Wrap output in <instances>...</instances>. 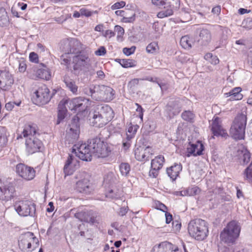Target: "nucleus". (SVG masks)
<instances>
[{
    "instance_id": "f257e3e1",
    "label": "nucleus",
    "mask_w": 252,
    "mask_h": 252,
    "mask_svg": "<svg viewBox=\"0 0 252 252\" xmlns=\"http://www.w3.org/2000/svg\"><path fill=\"white\" fill-rule=\"evenodd\" d=\"M188 232L189 235L195 240H203L208 235V224L201 219L192 220L189 223Z\"/></svg>"
},
{
    "instance_id": "f03ea898",
    "label": "nucleus",
    "mask_w": 252,
    "mask_h": 252,
    "mask_svg": "<svg viewBox=\"0 0 252 252\" xmlns=\"http://www.w3.org/2000/svg\"><path fill=\"white\" fill-rule=\"evenodd\" d=\"M241 231L239 223L234 220L229 222L220 233V241L228 245L234 244Z\"/></svg>"
},
{
    "instance_id": "7ed1b4c3",
    "label": "nucleus",
    "mask_w": 252,
    "mask_h": 252,
    "mask_svg": "<svg viewBox=\"0 0 252 252\" xmlns=\"http://www.w3.org/2000/svg\"><path fill=\"white\" fill-rule=\"evenodd\" d=\"M152 1L154 4L163 8L158 14L159 18L172 15L180 7V0H152Z\"/></svg>"
},
{
    "instance_id": "20e7f679",
    "label": "nucleus",
    "mask_w": 252,
    "mask_h": 252,
    "mask_svg": "<svg viewBox=\"0 0 252 252\" xmlns=\"http://www.w3.org/2000/svg\"><path fill=\"white\" fill-rule=\"evenodd\" d=\"M94 139H92L88 144H75L72 148V153L80 159L84 161H91L94 151Z\"/></svg>"
},
{
    "instance_id": "39448f33",
    "label": "nucleus",
    "mask_w": 252,
    "mask_h": 252,
    "mask_svg": "<svg viewBox=\"0 0 252 252\" xmlns=\"http://www.w3.org/2000/svg\"><path fill=\"white\" fill-rule=\"evenodd\" d=\"M246 124L247 117L245 115L239 114L236 117L230 129V134L234 139H244Z\"/></svg>"
},
{
    "instance_id": "423d86ee",
    "label": "nucleus",
    "mask_w": 252,
    "mask_h": 252,
    "mask_svg": "<svg viewBox=\"0 0 252 252\" xmlns=\"http://www.w3.org/2000/svg\"><path fill=\"white\" fill-rule=\"evenodd\" d=\"M14 209L21 216L34 217L36 212L35 204L28 200L17 202L14 204Z\"/></svg>"
},
{
    "instance_id": "0eeeda50",
    "label": "nucleus",
    "mask_w": 252,
    "mask_h": 252,
    "mask_svg": "<svg viewBox=\"0 0 252 252\" xmlns=\"http://www.w3.org/2000/svg\"><path fill=\"white\" fill-rule=\"evenodd\" d=\"M113 111L107 105H95V119L101 117V122L98 124V127H101L110 121L112 117Z\"/></svg>"
},
{
    "instance_id": "6e6552de",
    "label": "nucleus",
    "mask_w": 252,
    "mask_h": 252,
    "mask_svg": "<svg viewBox=\"0 0 252 252\" xmlns=\"http://www.w3.org/2000/svg\"><path fill=\"white\" fill-rule=\"evenodd\" d=\"M52 96L49 89L46 85H42L34 92L33 102L37 105H45L49 102Z\"/></svg>"
},
{
    "instance_id": "1a4fd4ad",
    "label": "nucleus",
    "mask_w": 252,
    "mask_h": 252,
    "mask_svg": "<svg viewBox=\"0 0 252 252\" xmlns=\"http://www.w3.org/2000/svg\"><path fill=\"white\" fill-rule=\"evenodd\" d=\"M115 91L111 87L105 85L95 86V100L110 101L115 97Z\"/></svg>"
},
{
    "instance_id": "9d476101",
    "label": "nucleus",
    "mask_w": 252,
    "mask_h": 252,
    "mask_svg": "<svg viewBox=\"0 0 252 252\" xmlns=\"http://www.w3.org/2000/svg\"><path fill=\"white\" fill-rule=\"evenodd\" d=\"M66 104L70 110L75 112L85 111L90 105L89 99L83 97L74 98L67 101Z\"/></svg>"
},
{
    "instance_id": "9b49d317",
    "label": "nucleus",
    "mask_w": 252,
    "mask_h": 252,
    "mask_svg": "<svg viewBox=\"0 0 252 252\" xmlns=\"http://www.w3.org/2000/svg\"><path fill=\"white\" fill-rule=\"evenodd\" d=\"M69 126V129L67 132L66 138L69 142L73 143L78 139L80 133L79 118L77 115L72 118Z\"/></svg>"
},
{
    "instance_id": "f8f14e48",
    "label": "nucleus",
    "mask_w": 252,
    "mask_h": 252,
    "mask_svg": "<svg viewBox=\"0 0 252 252\" xmlns=\"http://www.w3.org/2000/svg\"><path fill=\"white\" fill-rule=\"evenodd\" d=\"M16 172L19 176L27 181L33 179L35 176L34 169L24 163H19L16 165Z\"/></svg>"
},
{
    "instance_id": "ddd939ff",
    "label": "nucleus",
    "mask_w": 252,
    "mask_h": 252,
    "mask_svg": "<svg viewBox=\"0 0 252 252\" xmlns=\"http://www.w3.org/2000/svg\"><path fill=\"white\" fill-rule=\"evenodd\" d=\"M90 59L85 52L74 55L73 57V67L75 70H82L88 67L89 65Z\"/></svg>"
},
{
    "instance_id": "4468645a",
    "label": "nucleus",
    "mask_w": 252,
    "mask_h": 252,
    "mask_svg": "<svg viewBox=\"0 0 252 252\" xmlns=\"http://www.w3.org/2000/svg\"><path fill=\"white\" fill-rule=\"evenodd\" d=\"M15 189L12 183L5 185L0 183V199L7 201L11 200L14 195Z\"/></svg>"
},
{
    "instance_id": "2eb2a0df",
    "label": "nucleus",
    "mask_w": 252,
    "mask_h": 252,
    "mask_svg": "<svg viewBox=\"0 0 252 252\" xmlns=\"http://www.w3.org/2000/svg\"><path fill=\"white\" fill-rule=\"evenodd\" d=\"M26 151L29 154L40 151L43 147L42 142L36 137H29L26 140Z\"/></svg>"
},
{
    "instance_id": "dca6fc26",
    "label": "nucleus",
    "mask_w": 252,
    "mask_h": 252,
    "mask_svg": "<svg viewBox=\"0 0 252 252\" xmlns=\"http://www.w3.org/2000/svg\"><path fill=\"white\" fill-rule=\"evenodd\" d=\"M164 162V158L162 155H159L152 159L151 163L149 176L153 178H156L158 175L159 171L162 168Z\"/></svg>"
},
{
    "instance_id": "f3484780",
    "label": "nucleus",
    "mask_w": 252,
    "mask_h": 252,
    "mask_svg": "<svg viewBox=\"0 0 252 252\" xmlns=\"http://www.w3.org/2000/svg\"><path fill=\"white\" fill-rule=\"evenodd\" d=\"M204 150V146L200 141H197L195 143H189L187 148L185 156L190 157L191 156L196 157L203 155V151Z\"/></svg>"
},
{
    "instance_id": "a211bd4d",
    "label": "nucleus",
    "mask_w": 252,
    "mask_h": 252,
    "mask_svg": "<svg viewBox=\"0 0 252 252\" xmlns=\"http://www.w3.org/2000/svg\"><path fill=\"white\" fill-rule=\"evenodd\" d=\"M112 151V149L106 143L99 141L97 143L95 148V158H105L108 157Z\"/></svg>"
},
{
    "instance_id": "6ab92c4d",
    "label": "nucleus",
    "mask_w": 252,
    "mask_h": 252,
    "mask_svg": "<svg viewBox=\"0 0 252 252\" xmlns=\"http://www.w3.org/2000/svg\"><path fill=\"white\" fill-rule=\"evenodd\" d=\"M33 233L27 232L22 234L19 237V246L22 251H31V243Z\"/></svg>"
},
{
    "instance_id": "aec40b11",
    "label": "nucleus",
    "mask_w": 252,
    "mask_h": 252,
    "mask_svg": "<svg viewBox=\"0 0 252 252\" xmlns=\"http://www.w3.org/2000/svg\"><path fill=\"white\" fill-rule=\"evenodd\" d=\"M66 49L65 52H68L71 55H78L84 52L81 50V44L79 41L75 38H72L66 42Z\"/></svg>"
},
{
    "instance_id": "412c9836",
    "label": "nucleus",
    "mask_w": 252,
    "mask_h": 252,
    "mask_svg": "<svg viewBox=\"0 0 252 252\" xmlns=\"http://www.w3.org/2000/svg\"><path fill=\"white\" fill-rule=\"evenodd\" d=\"M178 251L177 247L174 248L171 243L165 241L155 245L152 252H177Z\"/></svg>"
},
{
    "instance_id": "4be33fe9",
    "label": "nucleus",
    "mask_w": 252,
    "mask_h": 252,
    "mask_svg": "<svg viewBox=\"0 0 252 252\" xmlns=\"http://www.w3.org/2000/svg\"><path fill=\"white\" fill-rule=\"evenodd\" d=\"M181 111V107L176 101L170 102L166 107L165 116L171 119L179 114Z\"/></svg>"
},
{
    "instance_id": "5701e85b",
    "label": "nucleus",
    "mask_w": 252,
    "mask_h": 252,
    "mask_svg": "<svg viewBox=\"0 0 252 252\" xmlns=\"http://www.w3.org/2000/svg\"><path fill=\"white\" fill-rule=\"evenodd\" d=\"M152 155L151 148L149 147L143 149L137 148L135 150V156L137 160L141 161L148 160Z\"/></svg>"
},
{
    "instance_id": "b1692460",
    "label": "nucleus",
    "mask_w": 252,
    "mask_h": 252,
    "mask_svg": "<svg viewBox=\"0 0 252 252\" xmlns=\"http://www.w3.org/2000/svg\"><path fill=\"white\" fill-rule=\"evenodd\" d=\"M211 40L210 32L206 29H200L198 37V42L202 46L207 45Z\"/></svg>"
},
{
    "instance_id": "393cba45",
    "label": "nucleus",
    "mask_w": 252,
    "mask_h": 252,
    "mask_svg": "<svg viewBox=\"0 0 252 252\" xmlns=\"http://www.w3.org/2000/svg\"><path fill=\"white\" fill-rule=\"evenodd\" d=\"M211 130L215 136H225L227 134L225 131L222 128L220 123V119L215 118L211 124Z\"/></svg>"
},
{
    "instance_id": "a878e982",
    "label": "nucleus",
    "mask_w": 252,
    "mask_h": 252,
    "mask_svg": "<svg viewBox=\"0 0 252 252\" xmlns=\"http://www.w3.org/2000/svg\"><path fill=\"white\" fill-rule=\"evenodd\" d=\"M76 158L73 156L69 155L63 167V172L65 175H70L73 173L74 169L72 165L76 166Z\"/></svg>"
},
{
    "instance_id": "bb28decb",
    "label": "nucleus",
    "mask_w": 252,
    "mask_h": 252,
    "mask_svg": "<svg viewBox=\"0 0 252 252\" xmlns=\"http://www.w3.org/2000/svg\"><path fill=\"white\" fill-rule=\"evenodd\" d=\"M14 83L12 75L6 70H0V85L10 86Z\"/></svg>"
},
{
    "instance_id": "cd10ccee",
    "label": "nucleus",
    "mask_w": 252,
    "mask_h": 252,
    "mask_svg": "<svg viewBox=\"0 0 252 252\" xmlns=\"http://www.w3.org/2000/svg\"><path fill=\"white\" fill-rule=\"evenodd\" d=\"M182 169V164L181 163H176L169 168H167L166 172L168 176L172 180V181H175L179 176Z\"/></svg>"
},
{
    "instance_id": "c85d7f7f",
    "label": "nucleus",
    "mask_w": 252,
    "mask_h": 252,
    "mask_svg": "<svg viewBox=\"0 0 252 252\" xmlns=\"http://www.w3.org/2000/svg\"><path fill=\"white\" fill-rule=\"evenodd\" d=\"M75 217L80 220L81 221H85L94 224V216L91 215L90 212H81L76 213L74 215Z\"/></svg>"
},
{
    "instance_id": "c756f323",
    "label": "nucleus",
    "mask_w": 252,
    "mask_h": 252,
    "mask_svg": "<svg viewBox=\"0 0 252 252\" xmlns=\"http://www.w3.org/2000/svg\"><path fill=\"white\" fill-rule=\"evenodd\" d=\"M242 89L240 87H236L228 93H225L226 97L229 96L231 101L241 100L243 98V95L240 93Z\"/></svg>"
},
{
    "instance_id": "7c9ffc66",
    "label": "nucleus",
    "mask_w": 252,
    "mask_h": 252,
    "mask_svg": "<svg viewBox=\"0 0 252 252\" xmlns=\"http://www.w3.org/2000/svg\"><path fill=\"white\" fill-rule=\"evenodd\" d=\"M33 71L36 72V76L40 79L49 80L51 77L50 72L47 68L37 69L36 66L33 67Z\"/></svg>"
},
{
    "instance_id": "2f4dec72",
    "label": "nucleus",
    "mask_w": 252,
    "mask_h": 252,
    "mask_svg": "<svg viewBox=\"0 0 252 252\" xmlns=\"http://www.w3.org/2000/svg\"><path fill=\"white\" fill-rule=\"evenodd\" d=\"M22 134L24 137H36V126L35 125H28L25 126Z\"/></svg>"
},
{
    "instance_id": "473e14b6",
    "label": "nucleus",
    "mask_w": 252,
    "mask_h": 252,
    "mask_svg": "<svg viewBox=\"0 0 252 252\" xmlns=\"http://www.w3.org/2000/svg\"><path fill=\"white\" fill-rule=\"evenodd\" d=\"M63 82L68 89L74 94H77L78 87L76 85L75 82L70 79L69 76L65 75L63 77Z\"/></svg>"
},
{
    "instance_id": "72a5a7b5",
    "label": "nucleus",
    "mask_w": 252,
    "mask_h": 252,
    "mask_svg": "<svg viewBox=\"0 0 252 252\" xmlns=\"http://www.w3.org/2000/svg\"><path fill=\"white\" fill-rule=\"evenodd\" d=\"M73 56H74L70 54L69 52H65L64 54L60 57V60L61 63L63 65H65L67 68H69L71 60V59H73Z\"/></svg>"
},
{
    "instance_id": "f704fd0d",
    "label": "nucleus",
    "mask_w": 252,
    "mask_h": 252,
    "mask_svg": "<svg viewBox=\"0 0 252 252\" xmlns=\"http://www.w3.org/2000/svg\"><path fill=\"white\" fill-rule=\"evenodd\" d=\"M115 61L125 68L132 67L136 65V62L133 60L116 59Z\"/></svg>"
},
{
    "instance_id": "c9c22d12",
    "label": "nucleus",
    "mask_w": 252,
    "mask_h": 252,
    "mask_svg": "<svg viewBox=\"0 0 252 252\" xmlns=\"http://www.w3.org/2000/svg\"><path fill=\"white\" fill-rule=\"evenodd\" d=\"M89 188V185L86 180H80L76 183V189L80 192H87Z\"/></svg>"
},
{
    "instance_id": "e433bc0d",
    "label": "nucleus",
    "mask_w": 252,
    "mask_h": 252,
    "mask_svg": "<svg viewBox=\"0 0 252 252\" xmlns=\"http://www.w3.org/2000/svg\"><path fill=\"white\" fill-rule=\"evenodd\" d=\"M243 174L244 180L252 185V163L245 169Z\"/></svg>"
},
{
    "instance_id": "4c0bfd02",
    "label": "nucleus",
    "mask_w": 252,
    "mask_h": 252,
    "mask_svg": "<svg viewBox=\"0 0 252 252\" xmlns=\"http://www.w3.org/2000/svg\"><path fill=\"white\" fill-rule=\"evenodd\" d=\"M106 197L112 199H118L120 198L122 195L120 191L117 189H110L106 193Z\"/></svg>"
},
{
    "instance_id": "58836bf2",
    "label": "nucleus",
    "mask_w": 252,
    "mask_h": 252,
    "mask_svg": "<svg viewBox=\"0 0 252 252\" xmlns=\"http://www.w3.org/2000/svg\"><path fill=\"white\" fill-rule=\"evenodd\" d=\"M184 195L185 196H193L200 192V189L196 186H191L183 189Z\"/></svg>"
},
{
    "instance_id": "ea45409f",
    "label": "nucleus",
    "mask_w": 252,
    "mask_h": 252,
    "mask_svg": "<svg viewBox=\"0 0 252 252\" xmlns=\"http://www.w3.org/2000/svg\"><path fill=\"white\" fill-rule=\"evenodd\" d=\"M192 40L189 36L186 35L182 37L180 44L185 49H189L191 47Z\"/></svg>"
},
{
    "instance_id": "a19ab883",
    "label": "nucleus",
    "mask_w": 252,
    "mask_h": 252,
    "mask_svg": "<svg viewBox=\"0 0 252 252\" xmlns=\"http://www.w3.org/2000/svg\"><path fill=\"white\" fill-rule=\"evenodd\" d=\"M59 110L58 114V122L57 124H60V122L62 121L65 117L66 109L64 108L63 105H61V103L58 106Z\"/></svg>"
},
{
    "instance_id": "79ce46f5",
    "label": "nucleus",
    "mask_w": 252,
    "mask_h": 252,
    "mask_svg": "<svg viewBox=\"0 0 252 252\" xmlns=\"http://www.w3.org/2000/svg\"><path fill=\"white\" fill-rule=\"evenodd\" d=\"M119 168L121 174L124 176H126L130 170L129 164L125 162L122 163L119 166Z\"/></svg>"
},
{
    "instance_id": "37998d69",
    "label": "nucleus",
    "mask_w": 252,
    "mask_h": 252,
    "mask_svg": "<svg viewBox=\"0 0 252 252\" xmlns=\"http://www.w3.org/2000/svg\"><path fill=\"white\" fill-rule=\"evenodd\" d=\"M158 50V46L157 42H152L149 44L146 47V51L150 54H154Z\"/></svg>"
},
{
    "instance_id": "c03bdc74",
    "label": "nucleus",
    "mask_w": 252,
    "mask_h": 252,
    "mask_svg": "<svg viewBox=\"0 0 252 252\" xmlns=\"http://www.w3.org/2000/svg\"><path fill=\"white\" fill-rule=\"evenodd\" d=\"M139 80H147V81H150V82H152L157 83V84H158V85L160 87V88L162 89V84L161 83H160L158 81V78H157V77H150V76H147V77H144V78H143L142 79H134V80H133L132 81L134 83H138Z\"/></svg>"
},
{
    "instance_id": "a18cd8bd",
    "label": "nucleus",
    "mask_w": 252,
    "mask_h": 252,
    "mask_svg": "<svg viewBox=\"0 0 252 252\" xmlns=\"http://www.w3.org/2000/svg\"><path fill=\"white\" fill-rule=\"evenodd\" d=\"M194 114L190 111H185L182 114V118L186 121L190 122L194 118Z\"/></svg>"
},
{
    "instance_id": "49530a36",
    "label": "nucleus",
    "mask_w": 252,
    "mask_h": 252,
    "mask_svg": "<svg viewBox=\"0 0 252 252\" xmlns=\"http://www.w3.org/2000/svg\"><path fill=\"white\" fill-rule=\"evenodd\" d=\"M32 238H33V239H32L34 241H32L30 242V243H31V251H32L34 250L37 247H38L39 246L38 239L35 236H34L33 233V235H32Z\"/></svg>"
},
{
    "instance_id": "de8ad7c7",
    "label": "nucleus",
    "mask_w": 252,
    "mask_h": 252,
    "mask_svg": "<svg viewBox=\"0 0 252 252\" xmlns=\"http://www.w3.org/2000/svg\"><path fill=\"white\" fill-rule=\"evenodd\" d=\"M106 54V50L104 46H100L98 49L95 50V55L103 56Z\"/></svg>"
},
{
    "instance_id": "09e8293b",
    "label": "nucleus",
    "mask_w": 252,
    "mask_h": 252,
    "mask_svg": "<svg viewBox=\"0 0 252 252\" xmlns=\"http://www.w3.org/2000/svg\"><path fill=\"white\" fill-rule=\"evenodd\" d=\"M135 47L132 46L130 48H124L123 50L124 54L126 56H129L134 53L135 50Z\"/></svg>"
},
{
    "instance_id": "8fccbe9b",
    "label": "nucleus",
    "mask_w": 252,
    "mask_h": 252,
    "mask_svg": "<svg viewBox=\"0 0 252 252\" xmlns=\"http://www.w3.org/2000/svg\"><path fill=\"white\" fill-rule=\"evenodd\" d=\"M27 69V65L26 62L24 60L19 61V71L20 72H24Z\"/></svg>"
},
{
    "instance_id": "3c124183",
    "label": "nucleus",
    "mask_w": 252,
    "mask_h": 252,
    "mask_svg": "<svg viewBox=\"0 0 252 252\" xmlns=\"http://www.w3.org/2000/svg\"><path fill=\"white\" fill-rule=\"evenodd\" d=\"M135 105L137 106V108L136 109V112L138 114L139 117L140 118L141 121H142L143 118L144 110L141 106L138 103H135Z\"/></svg>"
},
{
    "instance_id": "603ef678",
    "label": "nucleus",
    "mask_w": 252,
    "mask_h": 252,
    "mask_svg": "<svg viewBox=\"0 0 252 252\" xmlns=\"http://www.w3.org/2000/svg\"><path fill=\"white\" fill-rule=\"evenodd\" d=\"M30 61L32 63H37L38 62V56L34 52H32L29 55Z\"/></svg>"
},
{
    "instance_id": "864d4df0",
    "label": "nucleus",
    "mask_w": 252,
    "mask_h": 252,
    "mask_svg": "<svg viewBox=\"0 0 252 252\" xmlns=\"http://www.w3.org/2000/svg\"><path fill=\"white\" fill-rule=\"evenodd\" d=\"M156 208L157 209L163 212H167V207L163 204V203L160 202L159 201H157L156 203Z\"/></svg>"
},
{
    "instance_id": "5fc2aeb1",
    "label": "nucleus",
    "mask_w": 252,
    "mask_h": 252,
    "mask_svg": "<svg viewBox=\"0 0 252 252\" xmlns=\"http://www.w3.org/2000/svg\"><path fill=\"white\" fill-rule=\"evenodd\" d=\"M243 152V162L244 163H248L251 158L250 153L246 149H245Z\"/></svg>"
},
{
    "instance_id": "6e6d98bb",
    "label": "nucleus",
    "mask_w": 252,
    "mask_h": 252,
    "mask_svg": "<svg viewBox=\"0 0 252 252\" xmlns=\"http://www.w3.org/2000/svg\"><path fill=\"white\" fill-rule=\"evenodd\" d=\"M67 16H64L63 15H62L59 17H55L54 18V20L59 24H62L65 22L67 19Z\"/></svg>"
},
{
    "instance_id": "4d7b16f0",
    "label": "nucleus",
    "mask_w": 252,
    "mask_h": 252,
    "mask_svg": "<svg viewBox=\"0 0 252 252\" xmlns=\"http://www.w3.org/2000/svg\"><path fill=\"white\" fill-rule=\"evenodd\" d=\"M138 127L139 126L137 125H134L129 126L128 128L127 133L129 134H133V135H135Z\"/></svg>"
},
{
    "instance_id": "13d9d810",
    "label": "nucleus",
    "mask_w": 252,
    "mask_h": 252,
    "mask_svg": "<svg viewBox=\"0 0 252 252\" xmlns=\"http://www.w3.org/2000/svg\"><path fill=\"white\" fill-rule=\"evenodd\" d=\"M114 32H117L118 36H121L124 33V29L120 26H116L114 28Z\"/></svg>"
},
{
    "instance_id": "bf43d9fd",
    "label": "nucleus",
    "mask_w": 252,
    "mask_h": 252,
    "mask_svg": "<svg viewBox=\"0 0 252 252\" xmlns=\"http://www.w3.org/2000/svg\"><path fill=\"white\" fill-rule=\"evenodd\" d=\"M102 35L105 37L111 38L114 36L115 34V32L111 30H106L104 32H103Z\"/></svg>"
},
{
    "instance_id": "052dcab7",
    "label": "nucleus",
    "mask_w": 252,
    "mask_h": 252,
    "mask_svg": "<svg viewBox=\"0 0 252 252\" xmlns=\"http://www.w3.org/2000/svg\"><path fill=\"white\" fill-rule=\"evenodd\" d=\"M125 5V2L124 1H121V2H118L114 3L112 7L115 9H119L121 7H124Z\"/></svg>"
},
{
    "instance_id": "680f3d73",
    "label": "nucleus",
    "mask_w": 252,
    "mask_h": 252,
    "mask_svg": "<svg viewBox=\"0 0 252 252\" xmlns=\"http://www.w3.org/2000/svg\"><path fill=\"white\" fill-rule=\"evenodd\" d=\"M173 228L175 231H179L181 227V224L178 221H173L172 222Z\"/></svg>"
},
{
    "instance_id": "e2e57ef3",
    "label": "nucleus",
    "mask_w": 252,
    "mask_h": 252,
    "mask_svg": "<svg viewBox=\"0 0 252 252\" xmlns=\"http://www.w3.org/2000/svg\"><path fill=\"white\" fill-rule=\"evenodd\" d=\"M80 12L81 15L85 16L86 17H89L92 14V12L90 11L85 8H81L80 9Z\"/></svg>"
},
{
    "instance_id": "0e129e2a",
    "label": "nucleus",
    "mask_w": 252,
    "mask_h": 252,
    "mask_svg": "<svg viewBox=\"0 0 252 252\" xmlns=\"http://www.w3.org/2000/svg\"><path fill=\"white\" fill-rule=\"evenodd\" d=\"M219 252H233V250L230 249V248L226 247L225 246L223 247H220L219 248Z\"/></svg>"
},
{
    "instance_id": "69168bd1",
    "label": "nucleus",
    "mask_w": 252,
    "mask_h": 252,
    "mask_svg": "<svg viewBox=\"0 0 252 252\" xmlns=\"http://www.w3.org/2000/svg\"><path fill=\"white\" fill-rule=\"evenodd\" d=\"M166 223L168 224L172 220V216L169 213L166 212L165 214Z\"/></svg>"
},
{
    "instance_id": "338daca9",
    "label": "nucleus",
    "mask_w": 252,
    "mask_h": 252,
    "mask_svg": "<svg viewBox=\"0 0 252 252\" xmlns=\"http://www.w3.org/2000/svg\"><path fill=\"white\" fill-rule=\"evenodd\" d=\"M220 6L218 5L213 8L212 10V12L214 14L219 15L220 12Z\"/></svg>"
},
{
    "instance_id": "774afa93",
    "label": "nucleus",
    "mask_w": 252,
    "mask_h": 252,
    "mask_svg": "<svg viewBox=\"0 0 252 252\" xmlns=\"http://www.w3.org/2000/svg\"><path fill=\"white\" fill-rule=\"evenodd\" d=\"M127 212V207H122L119 212V215L121 216H125Z\"/></svg>"
}]
</instances>
